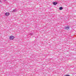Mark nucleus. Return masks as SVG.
<instances>
[{"label":"nucleus","mask_w":76,"mask_h":76,"mask_svg":"<svg viewBox=\"0 0 76 76\" xmlns=\"http://www.w3.org/2000/svg\"><path fill=\"white\" fill-rule=\"evenodd\" d=\"M14 38H15V37H14V36H11L10 37V39L11 40H12L13 39H14Z\"/></svg>","instance_id":"obj_1"},{"label":"nucleus","mask_w":76,"mask_h":76,"mask_svg":"<svg viewBox=\"0 0 76 76\" xmlns=\"http://www.w3.org/2000/svg\"><path fill=\"white\" fill-rule=\"evenodd\" d=\"M69 28H70V27H69V26H68L67 27H64L65 29H66V30H68L69 29Z\"/></svg>","instance_id":"obj_2"},{"label":"nucleus","mask_w":76,"mask_h":76,"mask_svg":"<svg viewBox=\"0 0 76 76\" xmlns=\"http://www.w3.org/2000/svg\"><path fill=\"white\" fill-rule=\"evenodd\" d=\"M10 15V14L9 12H6L5 13V15L7 16H8Z\"/></svg>","instance_id":"obj_3"},{"label":"nucleus","mask_w":76,"mask_h":76,"mask_svg":"<svg viewBox=\"0 0 76 76\" xmlns=\"http://www.w3.org/2000/svg\"><path fill=\"white\" fill-rule=\"evenodd\" d=\"M53 4L54 5H56V4H57V2H54L53 3Z\"/></svg>","instance_id":"obj_4"},{"label":"nucleus","mask_w":76,"mask_h":76,"mask_svg":"<svg viewBox=\"0 0 76 76\" xmlns=\"http://www.w3.org/2000/svg\"><path fill=\"white\" fill-rule=\"evenodd\" d=\"M59 10H62V9H63V7H59Z\"/></svg>","instance_id":"obj_5"},{"label":"nucleus","mask_w":76,"mask_h":76,"mask_svg":"<svg viewBox=\"0 0 76 76\" xmlns=\"http://www.w3.org/2000/svg\"><path fill=\"white\" fill-rule=\"evenodd\" d=\"M16 10L14 9L13 10V11H12V12L13 13L15 12H16Z\"/></svg>","instance_id":"obj_6"},{"label":"nucleus","mask_w":76,"mask_h":76,"mask_svg":"<svg viewBox=\"0 0 76 76\" xmlns=\"http://www.w3.org/2000/svg\"><path fill=\"white\" fill-rule=\"evenodd\" d=\"M29 35H33V33H30V34H29Z\"/></svg>","instance_id":"obj_7"},{"label":"nucleus","mask_w":76,"mask_h":76,"mask_svg":"<svg viewBox=\"0 0 76 76\" xmlns=\"http://www.w3.org/2000/svg\"><path fill=\"white\" fill-rule=\"evenodd\" d=\"M5 0V1H6V0Z\"/></svg>","instance_id":"obj_8"}]
</instances>
